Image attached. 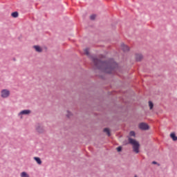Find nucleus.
Here are the masks:
<instances>
[{
  "label": "nucleus",
  "mask_w": 177,
  "mask_h": 177,
  "mask_svg": "<svg viewBox=\"0 0 177 177\" xmlns=\"http://www.w3.org/2000/svg\"><path fill=\"white\" fill-rule=\"evenodd\" d=\"M10 96V91L8 89L4 88L1 91V97H3V99H7V97H9Z\"/></svg>",
  "instance_id": "nucleus-3"
},
{
  "label": "nucleus",
  "mask_w": 177,
  "mask_h": 177,
  "mask_svg": "<svg viewBox=\"0 0 177 177\" xmlns=\"http://www.w3.org/2000/svg\"><path fill=\"white\" fill-rule=\"evenodd\" d=\"M91 20H95L96 19V15H92L90 16Z\"/></svg>",
  "instance_id": "nucleus-17"
},
{
  "label": "nucleus",
  "mask_w": 177,
  "mask_h": 177,
  "mask_svg": "<svg viewBox=\"0 0 177 177\" xmlns=\"http://www.w3.org/2000/svg\"><path fill=\"white\" fill-rule=\"evenodd\" d=\"M31 113V111L30 110H24V111H21L19 114L18 115L19 117H21V118H23V117H21L22 115H28V114H30Z\"/></svg>",
  "instance_id": "nucleus-4"
},
{
  "label": "nucleus",
  "mask_w": 177,
  "mask_h": 177,
  "mask_svg": "<svg viewBox=\"0 0 177 177\" xmlns=\"http://www.w3.org/2000/svg\"><path fill=\"white\" fill-rule=\"evenodd\" d=\"M129 143H130V145H132L133 151H134V153H136V154H138V153H139V148L140 147V144H139V142L136 141L134 139L129 138Z\"/></svg>",
  "instance_id": "nucleus-2"
},
{
  "label": "nucleus",
  "mask_w": 177,
  "mask_h": 177,
  "mask_svg": "<svg viewBox=\"0 0 177 177\" xmlns=\"http://www.w3.org/2000/svg\"><path fill=\"white\" fill-rule=\"evenodd\" d=\"M11 16H12V17H15V18L19 17V12H12V13L11 14Z\"/></svg>",
  "instance_id": "nucleus-13"
},
{
  "label": "nucleus",
  "mask_w": 177,
  "mask_h": 177,
  "mask_svg": "<svg viewBox=\"0 0 177 177\" xmlns=\"http://www.w3.org/2000/svg\"><path fill=\"white\" fill-rule=\"evenodd\" d=\"M104 132L108 135V136H110V130L108 128H105L104 129Z\"/></svg>",
  "instance_id": "nucleus-15"
},
{
  "label": "nucleus",
  "mask_w": 177,
  "mask_h": 177,
  "mask_svg": "<svg viewBox=\"0 0 177 177\" xmlns=\"http://www.w3.org/2000/svg\"><path fill=\"white\" fill-rule=\"evenodd\" d=\"M152 164H157V162H152Z\"/></svg>",
  "instance_id": "nucleus-21"
},
{
  "label": "nucleus",
  "mask_w": 177,
  "mask_h": 177,
  "mask_svg": "<svg viewBox=\"0 0 177 177\" xmlns=\"http://www.w3.org/2000/svg\"><path fill=\"white\" fill-rule=\"evenodd\" d=\"M121 50H123L124 52H128V50H129V47H128V46L122 44L120 46Z\"/></svg>",
  "instance_id": "nucleus-7"
},
{
  "label": "nucleus",
  "mask_w": 177,
  "mask_h": 177,
  "mask_svg": "<svg viewBox=\"0 0 177 177\" xmlns=\"http://www.w3.org/2000/svg\"><path fill=\"white\" fill-rule=\"evenodd\" d=\"M149 107L150 110H153V108L154 107V104H153L151 101L149 102Z\"/></svg>",
  "instance_id": "nucleus-14"
},
{
  "label": "nucleus",
  "mask_w": 177,
  "mask_h": 177,
  "mask_svg": "<svg viewBox=\"0 0 177 177\" xmlns=\"http://www.w3.org/2000/svg\"><path fill=\"white\" fill-rule=\"evenodd\" d=\"M121 150H122V147H118V148H117V151H121Z\"/></svg>",
  "instance_id": "nucleus-20"
},
{
  "label": "nucleus",
  "mask_w": 177,
  "mask_h": 177,
  "mask_svg": "<svg viewBox=\"0 0 177 177\" xmlns=\"http://www.w3.org/2000/svg\"><path fill=\"white\" fill-rule=\"evenodd\" d=\"M130 136H135V133L134 131H131L129 133Z\"/></svg>",
  "instance_id": "nucleus-19"
},
{
  "label": "nucleus",
  "mask_w": 177,
  "mask_h": 177,
  "mask_svg": "<svg viewBox=\"0 0 177 177\" xmlns=\"http://www.w3.org/2000/svg\"><path fill=\"white\" fill-rule=\"evenodd\" d=\"M139 128L142 131H147V129H149V124L146 123H140L139 124Z\"/></svg>",
  "instance_id": "nucleus-5"
},
{
  "label": "nucleus",
  "mask_w": 177,
  "mask_h": 177,
  "mask_svg": "<svg viewBox=\"0 0 177 177\" xmlns=\"http://www.w3.org/2000/svg\"><path fill=\"white\" fill-rule=\"evenodd\" d=\"M67 113H68V114H66V116L68 118H70V117H71V115H72V114H71V113H70V111H67Z\"/></svg>",
  "instance_id": "nucleus-18"
},
{
  "label": "nucleus",
  "mask_w": 177,
  "mask_h": 177,
  "mask_svg": "<svg viewBox=\"0 0 177 177\" xmlns=\"http://www.w3.org/2000/svg\"><path fill=\"white\" fill-rule=\"evenodd\" d=\"M34 48L35 49L36 52H42V48L39 46H34Z\"/></svg>",
  "instance_id": "nucleus-12"
},
{
  "label": "nucleus",
  "mask_w": 177,
  "mask_h": 177,
  "mask_svg": "<svg viewBox=\"0 0 177 177\" xmlns=\"http://www.w3.org/2000/svg\"><path fill=\"white\" fill-rule=\"evenodd\" d=\"M35 129L39 133H42V132H44V127L39 124L35 126Z\"/></svg>",
  "instance_id": "nucleus-6"
},
{
  "label": "nucleus",
  "mask_w": 177,
  "mask_h": 177,
  "mask_svg": "<svg viewBox=\"0 0 177 177\" xmlns=\"http://www.w3.org/2000/svg\"><path fill=\"white\" fill-rule=\"evenodd\" d=\"M84 55H86V56H89V49L88 48L84 49Z\"/></svg>",
  "instance_id": "nucleus-16"
},
{
  "label": "nucleus",
  "mask_w": 177,
  "mask_h": 177,
  "mask_svg": "<svg viewBox=\"0 0 177 177\" xmlns=\"http://www.w3.org/2000/svg\"><path fill=\"white\" fill-rule=\"evenodd\" d=\"M143 59V55L142 54H136V60L137 62H140Z\"/></svg>",
  "instance_id": "nucleus-8"
},
{
  "label": "nucleus",
  "mask_w": 177,
  "mask_h": 177,
  "mask_svg": "<svg viewBox=\"0 0 177 177\" xmlns=\"http://www.w3.org/2000/svg\"><path fill=\"white\" fill-rule=\"evenodd\" d=\"M134 177H138V176H135Z\"/></svg>",
  "instance_id": "nucleus-22"
},
{
  "label": "nucleus",
  "mask_w": 177,
  "mask_h": 177,
  "mask_svg": "<svg viewBox=\"0 0 177 177\" xmlns=\"http://www.w3.org/2000/svg\"><path fill=\"white\" fill-rule=\"evenodd\" d=\"M20 177H30V175H28V173L26 171H22L20 174Z\"/></svg>",
  "instance_id": "nucleus-11"
},
{
  "label": "nucleus",
  "mask_w": 177,
  "mask_h": 177,
  "mask_svg": "<svg viewBox=\"0 0 177 177\" xmlns=\"http://www.w3.org/2000/svg\"><path fill=\"white\" fill-rule=\"evenodd\" d=\"M92 60L94 63V66H95L97 68L102 70L104 73H107L108 74L113 73L114 68L118 66L113 59L109 62H102L95 57H93Z\"/></svg>",
  "instance_id": "nucleus-1"
},
{
  "label": "nucleus",
  "mask_w": 177,
  "mask_h": 177,
  "mask_svg": "<svg viewBox=\"0 0 177 177\" xmlns=\"http://www.w3.org/2000/svg\"><path fill=\"white\" fill-rule=\"evenodd\" d=\"M170 138H171V139L174 141H176L177 140V136L176 135H175V133H171L170 134Z\"/></svg>",
  "instance_id": "nucleus-10"
},
{
  "label": "nucleus",
  "mask_w": 177,
  "mask_h": 177,
  "mask_svg": "<svg viewBox=\"0 0 177 177\" xmlns=\"http://www.w3.org/2000/svg\"><path fill=\"white\" fill-rule=\"evenodd\" d=\"M34 160H35L36 162H37V164H39V165H41V164H42V160H41V158H39L38 157H35Z\"/></svg>",
  "instance_id": "nucleus-9"
}]
</instances>
